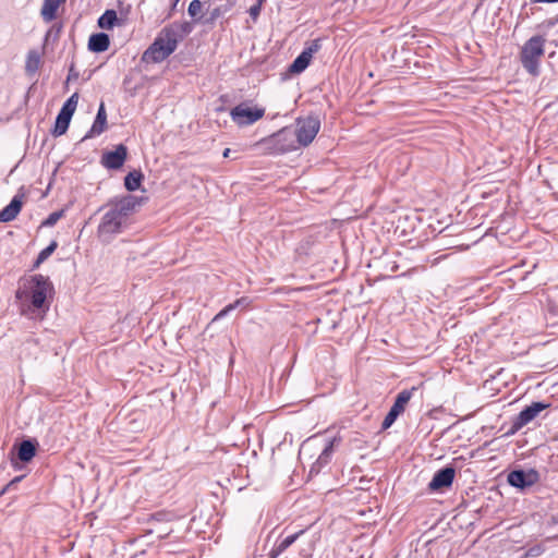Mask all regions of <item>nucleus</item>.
Returning <instances> with one entry per match:
<instances>
[{"label": "nucleus", "instance_id": "4be33fe9", "mask_svg": "<svg viewBox=\"0 0 558 558\" xmlns=\"http://www.w3.org/2000/svg\"><path fill=\"white\" fill-rule=\"evenodd\" d=\"M71 119L72 118H70L69 116H64V114L59 112V114L57 116L56 123H54V129H53V132H52L53 135L54 136L63 135L66 132L68 128H69Z\"/></svg>", "mask_w": 558, "mask_h": 558}, {"label": "nucleus", "instance_id": "f257e3e1", "mask_svg": "<svg viewBox=\"0 0 558 558\" xmlns=\"http://www.w3.org/2000/svg\"><path fill=\"white\" fill-rule=\"evenodd\" d=\"M193 31L190 22L172 23L163 27L154 43L145 50L144 62L159 63L166 60L178 47L180 40Z\"/></svg>", "mask_w": 558, "mask_h": 558}, {"label": "nucleus", "instance_id": "f704fd0d", "mask_svg": "<svg viewBox=\"0 0 558 558\" xmlns=\"http://www.w3.org/2000/svg\"><path fill=\"white\" fill-rule=\"evenodd\" d=\"M317 462L326 464L329 462V459L327 458V454L325 452H322L317 459Z\"/></svg>", "mask_w": 558, "mask_h": 558}, {"label": "nucleus", "instance_id": "6e6552de", "mask_svg": "<svg viewBox=\"0 0 558 558\" xmlns=\"http://www.w3.org/2000/svg\"><path fill=\"white\" fill-rule=\"evenodd\" d=\"M126 155H128L126 147L124 145L120 144L116 147L114 150L107 151L102 155L101 163L107 169H112V170L120 169L126 159Z\"/></svg>", "mask_w": 558, "mask_h": 558}, {"label": "nucleus", "instance_id": "9b49d317", "mask_svg": "<svg viewBox=\"0 0 558 558\" xmlns=\"http://www.w3.org/2000/svg\"><path fill=\"white\" fill-rule=\"evenodd\" d=\"M23 196L15 195L9 205H7L2 210H0V221L1 222H9L16 218V216L20 214L23 205L22 201Z\"/></svg>", "mask_w": 558, "mask_h": 558}, {"label": "nucleus", "instance_id": "bb28decb", "mask_svg": "<svg viewBox=\"0 0 558 558\" xmlns=\"http://www.w3.org/2000/svg\"><path fill=\"white\" fill-rule=\"evenodd\" d=\"M238 308V306L235 305V303H230L228 304L226 307H223L215 317H214V322L216 320H219L221 318H223L225 316H227L231 311Z\"/></svg>", "mask_w": 558, "mask_h": 558}, {"label": "nucleus", "instance_id": "ddd939ff", "mask_svg": "<svg viewBox=\"0 0 558 558\" xmlns=\"http://www.w3.org/2000/svg\"><path fill=\"white\" fill-rule=\"evenodd\" d=\"M109 36L105 33L94 34L88 40V49L93 52H104L109 48Z\"/></svg>", "mask_w": 558, "mask_h": 558}, {"label": "nucleus", "instance_id": "20e7f679", "mask_svg": "<svg viewBox=\"0 0 558 558\" xmlns=\"http://www.w3.org/2000/svg\"><path fill=\"white\" fill-rule=\"evenodd\" d=\"M544 45V37L536 35L526 40L522 46L520 61L527 73L533 76L539 74V60L545 52Z\"/></svg>", "mask_w": 558, "mask_h": 558}, {"label": "nucleus", "instance_id": "58836bf2", "mask_svg": "<svg viewBox=\"0 0 558 558\" xmlns=\"http://www.w3.org/2000/svg\"><path fill=\"white\" fill-rule=\"evenodd\" d=\"M230 153H231V149H230V148H226V149L223 150V153H222V156H223L225 158H228V157L230 156Z\"/></svg>", "mask_w": 558, "mask_h": 558}, {"label": "nucleus", "instance_id": "423d86ee", "mask_svg": "<svg viewBox=\"0 0 558 558\" xmlns=\"http://www.w3.org/2000/svg\"><path fill=\"white\" fill-rule=\"evenodd\" d=\"M34 287L31 293V302L35 308H43L47 298L48 291L51 289V283L48 278L43 275H35L33 277Z\"/></svg>", "mask_w": 558, "mask_h": 558}, {"label": "nucleus", "instance_id": "c9c22d12", "mask_svg": "<svg viewBox=\"0 0 558 558\" xmlns=\"http://www.w3.org/2000/svg\"><path fill=\"white\" fill-rule=\"evenodd\" d=\"M534 2L556 3V2H558V0H534Z\"/></svg>", "mask_w": 558, "mask_h": 558}, {"label": "nucleus", "instance_id": "393cba45", "mask_svg": "<svg viewBox=\"0 0 558 558\" xmlns=\"http://www.w3.org/2000/svg\"><path fill=\"white\" fill-rule=\"evenodd\" d=\"M202 7H203V4H202L201 0L191 1L189 9H187L190 16L193 19H197L199 13L202 12Z\"/></svg>", "mask_w": 558, "mask_h": 558}, {"label": "nucleus", "instance_id": "412c9836", "mask_svg": "<svg viewBox=\"0 0 558 558\" xmlns=\"http://www.w3.org/2000/svg\"><path fill=\"white\" fill-rule=\"evenodd\" d=\"M117 12L114 10H107L99 19L98 25L100 28L110 29L117 22Z\"/></svg>", "mask_w": 558, "mask_h": 558}, {"label": "nucleus", "instance_id": "aec40b11", "mask_svg": "<svg viewBox=\"0 0 558 558\" xmlns=\"http://www.w3.org/2000/svg\"><path fill=\"white\" fill-rule=\"evenodd\" d=\"M143 178L144 175L140 170H134L128 173V175L124 179L125 189L131 192L138 190L143 181Z\"/></svg>", "mask_w": 558, "mask_h": 558}, {"label": "nucleus", "instance_id": "72a5a7b5", "mask_svg": "<svg viewBox=\"0 0 558 558\" xmlns=\"http://www.w3.org/2000/svg\"><path fill=\"white\" fill-rule=\"evenodd\" d=\"M221 14V11L219 8H215L210 13V21H215L217 17H219Z\"/></svg>", "mask_w": 558, "mask_h": 558}, {"label": "nucleus", "instance_id": "f3484780", "mask_svg": "<svg viewBox=\"0 0 558 558\" xmlns=\"http://www.w3.org/2000/svg\"><path fill=\"white\" fill-rule=\"evenodd\" d=\"M416 390L415 387L411 388V389H404L402 391H400L395 400V403L392 404L391 409L395 410L396 412H398L399 414H401L408 402L410 401V399L412 398L413 396V392Z\"/></svg>", "mask_w": 558, "mask_h": 558}, {"label": "nucleus", "instance_id": "39448f33", "mask_svg": "<svg viewBox=\"0 0 558 558\" xmlns=\"http://www.w3.org/2000/svg\"><path fill=\"white\" fill-rule=\"evenodd\" d=\"M265 109L259 107H248L246 104H240L231 109V119L240 126L251 125L262 119Z\"/></svg>", "mask_w": 558, "mask_h": 558}, {"label": "nucleus", "instance_id": "a211bd4d", "mask_svg": "<svg viewBox=\"0 0 558 558\" xmlns=\"http://www.w3.org/2000/svg\"><path fill=\"white\" fill-rule=\"evenodd\" d=\"M36 454V446L32 440H23L20 444L17 457L23 462L31 461Z\"/></svg>", "mask_w": 558, "mask_h": 558}, {"label": "nucleus", "instance_id": "f03ea898", "mask_svg": "<svg viewBox=\"0 0 558 558\" xmlns=\"http://www.w3.org/2000/svg\"><path fill=\"white\" fill-rule=\"evenodd\" d=\"M319 129V119L314 116H307L296 120L295 132H292L290 129H282L271 136V141L279 153H287L296 149L293 136H296L298 143L301 146H307L314 141Z\"/></svg>", "mask_w": 558, "mask_h": 558}, {"label": "nucleus", "instance_id": "2eb2a0df", "mask_svg": "<svg viewBox=\"0 0 558 558\" xmlns=\"http://www.w3.org/2000/svg\"><path fill=\"white\" fill-rule=\"evenodd\" d=\"M304 533L303 530L287 536L284 539H282L279 544H277L269 553V556L271 558H278L283 551H286L302 534Z\"/></svg>", "mask_w": 558, "mask_h": 558}, {"label": "nucleus", "instance_id": "473e14b6", "mask_svg": "<svg viewBox=\"0 0 558 558\" xmlns=\"http://www.w3.org/2000/svg\"><path fill=\"white\" fill-rule=\"evenodd\" d=\"M333 442H335V439L329 441L328 445L325 447V449L323 450V452H325L327 454V458L330 459V456L332 453V450H333Z\"/></svg>", "mask_w": 558, "mask_h": 558}, {"label": "nucleus", "instance_id": "6ab92c4d", "mask_svg": "<svg viewBox=\"0 0 558 558\" xmlns=\"http://www.w3.org/2000/svg\"><path fill=\"white\" fill-rule=\"evenodd\" d=\"M311 60L312 59L310 52L302 51L292 62V64L289 68V71L291 73H301L308 66Z\"/></svg>", "mask_w": 558, "mask_h": 558}, {"label": "nucleus", "instance_id": "4468645a", "mask_svg": "<svg viewBox=\"0 0 558 558\" xmlns=\"http://www.w3.org/2000/svg\"><path fill=\"white\" fill-rule=\"evenodd\" d=\"M65 0H44L40 14L44 21L51 22L57 17V11Z\"/></svg>", "mask_w": 558, "mask_h": 558}, {"label": "nucleus", "instance_id": "c756f323", "mask_svg": "<svg viewBox=\"0 0 558 558\" xmlns=\"http://www.w3.org/2000/svg\"><path fill=\"white\" fill-rule=\"evenodd\" d=\"M234 303L238 307H248L251 305V300L248 298L243 296L235 300Z\"/></svg>", "mask_w": 558, "mask_h": 558}, {"label": "nucleus", "instance_id": "4c0bfd02", "mask_svg": "<svg viewBox=\"0 0 558 558\" xmlns=\"http://www.w3.org/2000/svg\"><path fill=\"white\" fill-rule=\"evenodd\" d=\"M10 487H11V484H9V483H8V484L3 487V489L0 492V496H1V495H3V494H5V493L9 490V488H10Z\"/></svg>", "mask_w": 558, "mask_h": 558}, {"label": "nucleus", "instance_id": "2f4dec72", "mask_svg": "<svg viewBox=\"0 0 558 558\" xmlns=\"http://www.w3.org/2000/svg\"><path fill=\"white\" fill-rule=\"evenodd\" d=\"M74 112H75V109L72 108V107H69L65 102L63 104V106H62V108L60 110V113H62L64 116H69L70 118H72Z\"/></svg>", "mask_w": 558, "mask_h": 558}, {"label": "nucleus", "instance_id": "f8f14e48", "mask_svg": "<svg viewBox=\"0 0 558 558\" xmlns=\"http://www.w3.org/2000/svg\"><path fill=\"white\" fill-rule=\"evenodd\" d=\"M107 126V113L105 110L104 102L100 104L98 112L96 114L95 121L89 130V132L85 135V137H93L100 135Z\"/></svg>", "mask_w": 558, "mask_h": 558}, {"label": "nucleus", "instance_id": "c85d7f7f", "mask_svg": "<svg viewBox=\"0 0 558 558\" xmlns=\"http://www.w3.org/2000/svg\"><path fill=\"white\" fill-rule=\"evenodd\" d=\"M77 102H78V94L77 93H74L66 101L65 104L69 106V107H72L76 110V107H77Z\"/></svg>", "mask_w": 558, "mask_h": 558}, {"label": "nucleus", "instance_id": "cd10ccee", "mask_svg": "<svg viewBox=\"0 0 558 558\" xmlns=\"http://www.w3.org/2000/svg\"><path fill=\"white\" fill-rule=\"evenodd\" d=\"M263 1L264 0H258L257 3H255L254 5H252L250 8L248 13L253 20H256L258 17L260 10H262Z\"/></svg>", "mask_w": 558, "mask_h": 558}, {"label": "nucleus", "instance_id": "dca6fc26", "mask_svg": "<svg viewBox=\"0 0 558 558\" xmlns=\"http://www.w3.org/2000/svg\"><path fill=\"white\" fill-rule=\"evenodd\" d=\"M41 64V54L33 49L27 52L25 61V72L29 75L35 74Z\"/></svg>", "mask_w": 558, "mask_h": 558}, {"label": "nucleus", "instance_id": "0eeeda50", "mask_svg": "<svg viewBox=\"0 0 558 558\" xmlns=\"http://www.w3.org/2000/svg\"><path fill=\"white\" fill-rule=\"evenodd\" d=\"M549 403L533 402L524 408L513 420L512 432L521 429L523 426L532 422L543 410L547 409Z\"/></svg>", "mask_w": 558, "mask_h": 558}, {"label": "nucleus", "instance_id": "b1692460", "mask_svg": "<svg viewBox=\"0 0 558 558\" xmlns=\"http://www.w3.org/2000/svg\"><path fill=\"white\" fill-rule=\"evenodd\" d=\"M399 415L400 414L398 412H396L395 410H392L390 408V411L387 413V415L385 416V418L381 423V428L383 429L389 428L396 422V420Z\"/></svg>", "mask_w": 558, "mask_h": 558}, {"label": "nucleus", "instance_id": "7ed1b4c3", "mask_svg": "<svg viewBox=\"0 0 558 558\" xmlns=\"http://www.w3.org/2000/svg\"><path fill=\"white\" fill-rule=\"evenodd\" d=\"M135 196L129 195L116 202L102 216L98 226V235L109 241L113 234L120 233L126 225L128 217L138 205Z\"/></svg>", "mask_w": 558, "mask_h": 558}, {"label": "nucleus", "instance_id": "ea45409f", "mask_svg": "<svg viewBox=\"0 0 558 558\" xmlns=\"http://www.w3.org/2000/svg\"><path fill=\"white\" fill-rule=\"evenodd\" d=\"M179 1H180V0H173V1H172V10H174V9H175V7H177V4H178V2H179Z\"/></svg>", "mask_w": 558, "mask_h": 558}, {"label": "nucleus", "instance_id": "7c9ffc66", "mask_svg": "<svg viewBox=\"0 0 558 558\" xmlns=\"http://www.w3.org/2000/svg\"><path fill=\"white\" fill-rule=\"evenodd\" d=\"M319 47H320V45H319L318 40H315L312 43V45L308 48L304 49L303 52H310L311 58H312L313 53L316 52L319 49Z\"/></svg>", "mask_w": 558, "mask_h": 558}, {"label": "nucleus", "instance_id": "9d476101", "mask_svg": "<svg viewBox=\"0 0 558 558\" xmlns=\"http://www.w3.org/2000/svg\"><path fill=\"white\" fill-rule=\"evenodd\" d=\"M537 474L535 471L525 473L522 470H515L508 474V483L518 488H524L531 486L536 481Z\"/></svg>", "mask_w": 558, "mask_h": 558}, {"label": "nucleus", "instance_id": "a878e982", "mask_svg": "<svg viewBox=\"0 0 558 558\" xmlns=\"http://www.w3.org/2000/svg\"><path fill=\"white\" fill-rule=\"evenodd\" d=\"M63 216V210H58V211H53L51 213L46 220L43 221V226L44 227H52L54 226L59 219Z\"/></svg>", "mask_w": 558, "mask_h": 558}, {"label": "nucleus", "instance_id": "a19ab883", "mask_svg": "<svg viewBox=\"0 0 558 558\" xmlns=\"http://www.w3.org/2000/svg\"><path fill=\"white\" fill-rule=\"evenodd\" d=\"M269 558H271V556H269Z\"/></svg>", "mask_w": 558, "mask_h": 558}, {"label": "nucleus", "instance_id": "5701e85b", "mask_svg": "<svg viewBox=\"0 0 558 558\" xmlns=\"http://www.w3.org/2000/svg\"><path fill=\"white\" fill-rule=\"evenodd\" d=\"M57 248V242H51L46 248L40 251L37 256V260L35 266H39L44 260H46Z\"/></svg>", "mask_w": 558, "mask_h": 558}, {"label": "nucleus", "instance_id": "1a4fd4ad", "mask_svg": "<svg viewBox=\"0 0 558 558\" xmlns=\"http://www.w3.org/2000/svg\"><path fill=\"white\" fill-rule=\"evenodd\" d=\"M456 471L453 468H445L437 471L428 484L432 492L439 490L444 487L451 486L454 478Z\"/></svg>", "mask_w": 558, "mask_h": 558}, {"label": "nucleus", "instance_id": "e433bc0d", "mask_svg": "<svg viewBox=\"0 0 558 558\" xmlns=\"http://www.w3.org/2000/svg\"><path fill=\"white\" fill-rule=\"evenodd\" d=\"M21 480H22V476H16L9 484H11V486H13L14 484L19 483Z\"/></svg>", "mask_w": 558, "mask_h": 558}]
</instances>
